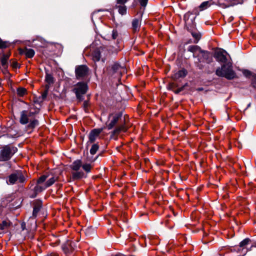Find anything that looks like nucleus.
Masks as SVG:
<instances>
[{
  "instance_id": "obj_1",
  "label": "nucleus",
  "mask_w": 256,
  "mask_h": 256,
  "mask_svg": "<svg viewBox=\"0 0 256 256\" xmlns=\"http://www.w3.org/2000/svg\"><path fill=\"white\" fill-rule=\"evenodd\" d=\"M92 167V165L90 164H82V161L80 160H74L70 166V168L72 170V178L74 180L86 177L84 173L80 170V168H82L86 173H89Z\"/></svg>"
},
{
  "instance_id": "obj_2",
  "label": "nucleus",
  "mask_w": 256,
  "mask_h": 256,
  "mask_svg": "<svg viewBox=\"0 0 256 256\" xmlns=\"http://www.w3.org/2000/svg\"><path fill=\"white\" fill-rule=\"evenodd\" d=\"M216 74L228 80H232L236 77V74L232 69V64L230 62L222 64L221 67L217 68Z\"/></svg>"
},
{
  "instance_id": "obj_3",
  "label": "nucleus",
  "mask_w": 256,
  "mask_h": 256,
  "mask_svg": "<svg viewBox=\"0 0 256 256\" xmlns=\"http://www.w3.org/2000/svg\"><path fill=\"white\" fill-rule=\"evenodd\" d=\"M48 177L47 175H42L38 180L36 185L34 188L36 194H34L33 193V198L35 197L38 193L42 192L47 188L52 186L56 181V178L53 176L46 182Z\"/></svg>"
},
{
  "instance_id": "obj_4",
  "label": "nucleus",
  "mask_w": 256,
  "mask_h": 256,
  "mask_svg": "<svg viewBox=\"0 0 256 256\" xmlns=\"http://www.w3.org/2000/svg\"><path fill=\"white\" fill-rule=\"evenodd\" d=\"M17 150L16 147L11 145L3 146L0 152V161L4 162L9 160Z\"/></svg>"
},
{
  "instance_id": "obj_5",
  "label": "nucleus",
  "mask_w": 256,
  "mask_h": 256,
  "mask_svg": "<svg viewBox=\"0 0 256 256\" xmlns=\"http://www.w3.org/2000/svg\"><path fill=\"white\" fill-rule=\"evenodd\" d=\"M214 4V2L212 1V0H210L202 2L198 7L194 8L192 12H188L184 15V21L186 22L188 20V19L191 14H195L196 16L198 15L200 12L203 11L207 9Z\"/></svg>"
},
{
  "instance_id": "obj_6",
  "label": "nucleus",
  "mask_w": 256,
  "mask_h": 256,
  "mask_svg": "<svg viewBox=\"0 0 256 256\" xmlns=\"http://www.w3.org/2000/svg\"><path fill=\"white\" fill-rule=\"evenodd\" d=\"M88 89V86L85 82H79L74 86L72 90L76 94L77 98L80 100L82 96L86 92Z\"/></svg>"
},
{
  "instance_id": "obj_7",
  "label": "nucleus",
  "mask_w": 256,
  "mask_h": 256,
  "mask_svg": "<svg viewBox=\"0 0 256 256\" xmlns=\"http://www.w3.org/2000/svg\"><path fill=\"white\" fill-rule=\"evenodd\" d=\"M106 52V49L104 48L100 47L94 50L92 54V56L94 62H98L102 60L104 62L106 59L105 54Z\"/></svg>"
},
{
  "instance_id": "obj_8",
  "label": "nucleus",
  "mask_w": 256,
  "mask_h": 256,
  "mask_svg": "<svg viewBox=\"0 0 256 256\" xmlns=\"http://www.w3.org/2000/svg\"><path fill=\"white\" fill-rule=\"evenodd\" d=\"M229 56L228 52L222 49H218L214 52V57L217 62L220 63L224 64L228 63V57Z\"/></svg>"
},
{
  "instance_id": "obj_9",
  "label": "nucleus",
  "mask_w": 256,
  "mask_h": 256,
  "mask_svg": "<svg viewBox=\"0 0 256 256\" xmlns=\"http://www.w3.org/2000/svg\"><path fill=\"white\" fill-rule=\"evenodd\" d=\"M122 114L121 113L111 114L109 115L108 120L106 122V127L108 130L112 129L119 120L122 118Z\"/></svg>"
},
{
  "instance_id": "obj_10",
  "label": "nucleus",
  "mask_w": 256,
  "mask_h": 256,
  "mask_svg": "<svg viewBox=\"0 0 256 256\" xmlns=\"http://www.w3.org/2000/svg\"><path fill=\"white\" fill-rule=\"evenodd\" d=\"M200 54H202V58H198L197 66L200 69H202L204 66L200 63L206 62L207 64H210L212 61V54L208 51L202 50Z\"/></svg>"
},
{
  "instance_id": "obj_11",
  "label": "nucleus",
  "mask_w": 256,
  "mask_h": 256,
  "mask_svg": "<svg viewBox=\"0 0 256 256\" xmlns=\"http://www.w3.org/2000/svg\"><path fill=\"white\" fill-rule=\"evenodd\" d=\"M125 71V68L118 63L115 62L111 66L110 74L114 78H120L122 74Z\"/></svg>"
},
{
  "instance_id": "obj_12",
  "label": "nucleus",
  "mask_w": 256,
  "mask_h": 256,
  "mask_svg": "<svg viewBox=\"0 0 256 256\" xmlns=\"http://www.w3.org/2000/svg\"><path fill=\"white\" fill-rule=\"evenodd\" d=\"M89 68L86 65H80L76 67L75 74L77 79H82L87 76Z\"/></svg>"
},
{
  "instance_id": "obj_13",
  "label": "nucleus",
  "mask_w": 256,
  "mask_h": 256,
  "mask_svg": "<svg viewBox=\"0 0 256 256\" xmlns=\"http://www.w3.org/2000/svg\"><path fill=\"white\" fill-rule=\"evenodd\" d=\"M77 248L76 243L74 242L68 240L62 245V249L65 253H70L75 250Z\"/></svg>"
},
{
  "instance_id": "obj_14",
  "label": "nucleus",
  "mask_w": 256,
  "mask_h": 256,
  "mask_svg": "<svg viewBox=\"0 0 256 256\" xmlns=\"http://www.w3.org/2000/svg\"><path fill=\"white\" fill-rule=\"evenodd\" d=\"M102 128H95L92 130L88 136V142L90 143L94 142L96 138L99 136L100 134L102 132Z\"/></svg>"
},
{
  "instance_id": "obj_15",
  "label": "nucleus",
  "mask_w": 256,
  "mask_h": 256,
  "mask_svg": "<svg viewBox=\"0 0 256 256\" xmlns=\"http://www.w3.org/2000/svg\"><path fill=\"white\" fill-rule=\"evenodd\" d=\"M24 180V178L20 173L12 174L8 177V182L12 184H14L17 180L22 182Z\"/></svg>"
},
{
  "instance_id": "obj_16",
  "label": "nucleus",
  "mask_w": 256,
  "mask_h": 256,
  "mask_svg": "<svg viewBox=\"0 0 256 256\" xmlns=\"http://www.w3.org/2000/svg\"><path fill=\"white\" fill-rule=\"evenodd\" d=\"M10 52L3 54L0 58V62L4 69H6L8 67V60L10 56Z\"/></svg>"
},
{
  "instance_id": "obj_17",
  "label": "nucleus",
  "mask_w": 256,
  "mask_h": 256,
  "mask_svg": "<svg viewBox=\"0 0 256 256\" xmlns=\"http://www.w3.org/2000/svg\"><path fill=\"white\" fill-rule=\"evenodd\" d=\"M12 226V222L9 220H3L0 224V230L8 232Z\"/></svg>"
},
{
  "instance_id": "obj_18",
  "label": "nucleus",
  "mask_w": 256,
  "mask_h": 256,
  "mask_svg": "<svg viewBox=\"0 0 256 256\" xmlns=\"http://www.w3.org/2000/svg\"><path fill=\"white\" fill-rule=\"evenodd\" d=\"M14 200L13 197L12 196H8L6 197L5 198H4L2 200V202L4 204L8 205L10 208L15 207L17 208L19 206V204H14V202H12Z\"/></svg>"
},
{
  "instance_id": "obj_19",
  "label": "nucleus",
  "mask_w": 256,
  "mask_h": 256,
  "mask_svg": "<svg viewBox=\"0 0 256 256\" xmlns=\"http://www.w3.org/2000/svg\"><path fill=\"white\" fill-rule=\"evenodd\" d=\"M187 74V71L185 69H182L176 72L172 76V78L174 80H178L180 78H184Z\"/></svg>"
},
{
  "instance_id": "obj_20",
  "label": "nucleus",
  "mask_w": 256,
  "mask_h": 256,
  "mask_svg": "<svg viewBox=\"0 0 256 256\" xmlns=\"http://www.w3.org/2000/svg\"><path fill=\"white\" fill-rule=\"evenodd\" d=\"M141 24L140 18H134L132 21V28L134 32H137L139 30Z\"/></svg>"
},
{
  "instance_id": "obj_21",
  "label": "nucleus",
  "mask_w": 256,
  "mask_h": 256,
  "mask_svg": "<svg viewBox=\"0 0 256 256\" xmlns=\"http://www.w3.org/2000/svg\"><path fill=\"white\" fill-rule=\"evenodd\" d=\"M30 113L27 111H22L21 114L20 122L22 124H26L28 122V117Z\"/></svg>"
},
{
  "instance_id": "obj_22",
  "label": "nucleus",
  "mask_w": 256,
  "mask_h": 256,
  "mask_svg": "<svg viewBox=\"0 0 256 256\" xmlns=\"http://www.w3.org/2000/svg\"><path fill=\"white\" fill-rule=\"evenodd\" d=\"M42 206V202L41 200H36L33 202V216L36 214L41 208Z\"/></svg>"
},
{
  "instance_id": "obj_23",
  "label": "nucleus",
  "mask_w": 256,
  "mask_h": 256,
  "mask_svg": "<svg viewBox=\"0 0 256 256\" xmlns=\"http://www.w3.org/2000/svg\"><path fill=\"white\" fill-rule=\"evenodd\" d=\"M127 130V128L124 124H120L117 126L114 130L112 131V135L118 134L120 132H126Z\"/></svg>"
},
{
  "instance_id": "obj_24",
  "label": "nucleus",
  "mask_w": 256,
  "mask_h": 256,
  "mask_svg": "<svg viewBox=\"0 0 256 256\" xmlns=\"http://www.w3.org/2000/svg\"><path fill=\"white\" fill-rule=\"evenodd\" d=\"M188 51L194 53V57L196 56L194 54L197 52H198L200 53L201 52H202V50L198 46H190L188 48Z\"/></svg>"
},
{
  "instance_id": "obj_25",
  "label": "nucleus",
  "mask_w": 256,
  "mask_h": 256,
  "mask_svg": "<svg viewBox=\"0 0 256 256\" xmlns=\"http://www.w3.org/2000/svg\"><path fill=\"white\" fill-rule=\"evenodd\" d=\"M116 8H118V12L119 14L122 15L126 14V8L124 5L122 6H116Z\"/></svg>"
},
{
  "instance_id": "obj_26",
  "label": "nucleus",
  "mask_w": 256,
  "mask_h": 256,
  "mask_svg": "<svg viewBox=\"0 0 256 256\" xmlns=\"http://www.w3.org/2000/svg\"><path fill=\"white\" fill-rule=\"evenodd\" d=\"M250 240L248 238H246L242 240L239 244L240 247L242 248H246V246L250 244Z\"/></svg>"
},
{
  "instance_id": "obj_27",
  "label": "nucleus",
  "mask_w": 256,
  "mask_h": 256,
  "mask_svg": "<svg viewBox=\"0 0 256 256\" xmlns=\"http://www.w3.org/2000/svg\"><path fill=\"white\" fill-rule=\"evenodd\" d=\"M230 3L229 6H234L238 4H242L243 3V0H224Z\"/></svg>"
},
{
  "instance_id": "obj_28",
  "label": "nucleus",
  "mask_w": 256,
  "mask_h": 256,
  "mask_svg": "<svg viewBox=\"0 0 256 256\" xmlns=\"http://www.w3.org/2000/svg\"><path fill=\"white\" fill-rule=\"evenodd\" d=\"M46 81L49 85L54 83V78L51 74H46Z\"/></svg>"
},
{
  "instance_id": "obj_29",
  "label": "nucleus",
  "mask_w": 256,
  "mask_h": 256,
  "mask_svg": "<svg viewBox=\"0 0 256 256\" xmlns=\"http://www.w3.org/2000/svg\"><path fill=\"white\" fill-rule=\"evenodd\" d=\"M192 36L195 38V41L194 42V43H197L198 41L200 40L201 37V34L198 32H192Z\"/></svg>"
},
{
  "instance_id": "obj_30",
  "label": "nucleus",
  "mask_w": 256,
  "mask_h": 256,
  "mask_svg": "<svg viewBox=\"0 0 256 256\" xmlns=\"http://www.w3.org/2000/svg\"><path fill=\"white\" fill-rule=\"evenodd\" d=\"M98 148H99V146L98 144H94L92 146V148L90 150V154L92 155L94 154L96 152Z\"/></svg>"
},
{
  "instance_id": "obj_31",
  "label": "nucleus",
  "mask_w": 256,
  "mask_h": 256,
  "mask_svg": "<svg viewBox=\"0 0 256 256\" xmlns=\"http://www.w3.org/2000/svg\"><path fill=\"white\" fill-rule=\"evenodd\" d=\"M26 90L24 88H19L17 89V94L20 96H22L26 94Z\"/></svg>"
},
{
  "instance_id": "obj_32",
  "label": "nucleus",
  "mask_w": 256,
  "mask_h": 256,
  "mask_svg": "<svg viewBox=\"0 0 256 256\" xmlns=\"http://www.w3.org/2000/svg\"><path fill=\"white\" fill-rule=\"evenodd\" d=\"M9 43L6 41L0 40V48H5L8 46Z\"/></svg>"
},
{
  "instance_id": "obj_33",
  "label": "nucleus",
  "mask_w": 256,
  "mask_h": 256,
  "mask_svg": "<svg viewBox=\"0 0 256 256\" xmlns=\"http://www.w3.org/2000/svg\"><path fill=\"white\" fill-rule=\"evenodd\" d=\"M26 57L29 58H32V49H26Z\"/></svg>"
},
{
  "instance_id": "obj_34",
  "label": "nucleus",
  "mask_w": 256,
  "mask_h": 256,
  "mask_svg": "<svg viewBox=\"0 0 256 256\" xmlns=\"http://www.w3.org/2000/svg\"><path fill=\"white\" fill-rule=\"evenodd\" d=\"M46 89L44 92L42 94V100H44V99H45L48 94V85H46Z\"/></svg>"
},
{
  "instance_id": "obj_35",
  "label": "nucleus",
  "mask_w": 256,
  "mask_h": 256,
  "mask_svg": "<svg viewBox=\"0 0 256 256\" xmlns=\"http://www.w3.org/2000/svg\"><path fill=\"white\" fill-rule=\"evenodd\" d=\"M118 36V32L116 30H113L112 32V38L114 40L116 39Z\"/></svg>"
},
{
  "instance_id": "obj_36",
  "label": "nucleus",
  "mask_w": 256,
  "mask_h": 256,
  "mask_svg": "<svg viewBox=\"0 0 256 256\" xmlns=\"http://www.w3.org/2000/svg\"><path fill=\"white\" fill-rule=\"evenodd\" d=\"M138 1L142 6L145 7L147 4L148 0H138Z\"/></svg>"
},
{
  "instance_id": "obj_37",
  "label": "nucleus",
  "mask_w": 256,
  "mask_h": 256,
  "mask_svg": "<svg viewBox=\"0 0 256 256\" xmlns=\"http://www.w3.org/2000/svg\"><path fill=\"white\" fill-rule=\"evenodd\" d=\"M128 0H116L117 4L124 5Z\"/></svg>"
},
{
  "instance_id": "obj_38",
  "label": "nucleus",
  "mask_w": 256,
  "mask_h": 256,
  "mask_svg": "<svg viewBox=\"0 0 256 256\" xmlns=\"http://www.w3.org/2000/svg\"><path fill=\"white\" fill-rule=\"evenodd\" d=\"M243 73L246 76H248L251 75V72L248 70H244Z\"/></svg>"
},
{
  "instance_id": "obj_39",
  "label": "nucleus",
  "mask_w": 256,
  "mask_h": 256,
  "mask_svg": "<svg viewBox=\"0 0 256 256\" xmlns=\"http://www.w3.org/2000/svg\"><path fill=\"white\" fill-rule=\"evenodd\" d=\"M253 247L256 248V242H254V244H252L249 248H246V252L251 250Z\"/></svg>"
},
{
  "instance_id": "obj_40",
  "label": "nucleus",
  "mask_w": 256,
  "mask_h": 256,
  "mask_svg": "<svg viewBox=\"0 0 256 256\" xmlns=\"http://www.w3.org/2000/svg\"><path fill=\"white\" fill-rule=\"evenodd\" d=\"M184 89V87H181L174 91L175 94H178Z\"/></svg>"
},
{
  "instance_id": "obj_41",
  "label": "nucleus",
  "mask_w": 256,
  "mask_h": 256,
  "mask_svg": "<svg viewBox=\"0 0 256 256\" xmlns=\"http://www.w3.org/2000/svg\"><path fill=\"white\" fill-rule=\"evenodd\" d=\"M88 102L84 101V108L85 110H86V108L88 107Z\"/></svg>"
},
{
  "instance_id": "obj_42",
  "label": "nucleus",
  "mask_w": 256,
  "mask_h": 256,
  "mask_svg": "<svg viewBox=\"0 0 256 256\" xmlns=\"http://www.w3.org/2000/svg\"><path fill=\"white\" fill-rule=\"evenodd\" d=\"M253 86L256 88V76L254 77L253 82H252Z\"/></svg>"
},
{
  "instance_id": "obj_43",
  "label": "nucleus",
  "mask_w": 256,
  "mask_h": 256,
  "mask_svg": "<svg viewBox=\"0 0 256 256\" xmlns=\"http://www.w3.org/2000/svg\"><path fill=\"white\" fill-rule=\"evenodd\" d=\"M38 121L33 118V128L38 124Z\"/></svg>"
},
{
  "instance_id": "obj_44",
  "label": "nucleus",
  "mask_w": 256,
  "mask_h": 256,
  "mask_svg": "<svg viewBox=\"0 0 256 256\" xmlns=\"http://www.w3.org/2000/svg\"><path fill=\"white\" fill-rule=\"evenodd\" d=\"M12 64L14 68H16L18 66V63L17 62H14Z\"/></svg>"
},
{
  "instance_id": "obj_45",
  "label": "nucleus",
  "mask_w": 256,
  "mask_h": 256,
  "mask_svg": "<svg viewBox=\"0 0 256 256\" xmlns=\"http://www.w3.org/2000/svg\"><path fill=\"white\" fill-rule=\"evenodd\" d=\"M47 256H58V255L56 253H51L49 254H48Z\"/></svg>"
},
{
  "instance_id": "obj_46",
  "label": "nucleus",
  "mask_w": 256,
  "mask_h": 256,
  "mask_svg": "<svg viewBox=\"0 0 256 256\" xmlns=\"http://www.w3.org/2000/svg\"><path fill=\"white\" fill-rule=\"evenodd\" d=\"M2 72L4 74H6V73H8V70H7V68H6V69H4L3 68Z\"/></svg>"
},
{
  "instance_id": "obj_47",
  "label": "nucleus",
  "mask_w": 256,
  "mask_h": 256,
  "mask_svg": "<svg viewBox=\"0 0 256 256\" xmlns=\"http://www.w3.org/2000/svg\"><path fill=\"white\" fill-rule=\"evenodd\" d=\"M1 86V79L0 78V86Z\"/></svg>"
},
{
  "instance_id": "obj_48",
  "label": "nucleus",
  "mask_w": 256,
  "mask_h": 256,
  "mask_svg": "<svg viewBox=\"0 0 256 256\" xmlns=\"http://www.w3.org/2000/svg\"><path fill=\"white\" fill-rule=\"evenodd\" d=\"M32 54H33V56L34 55V50H33Z\"/></svg>"
},
{
  "instance_id": "obj_49",
  "label": "nucleus",
  "mask_w": 256,
  "mask_h": 256,
  "mask_svg": "<svg viewBox=\"0 0 256 256\" xmlns=\"http://www.w3.org/2000/svg\"><path fill=\"white\" fill-rule=\"evenodd\" d=\"M86 235H90V234H86Z\"/></svg>"
},
{
  "instance_id": "obj_50",
  "label": "nucleus",
  "mask_w": 256,
  "mask_h": 256,
  "mask_svg": "<svg viewBox=\"0 0 256 256\" xmlns=\"http://www.w3.org/2000/svg\"><path fill=\"white\" fill-rule=\"evenodd\" d=\"M34 41L35 40H32L33 43L34 42Z\"/></svg>"
}]
</instances>
